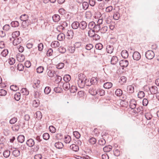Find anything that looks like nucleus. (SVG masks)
<instances>
[{
  "mask_svg": "<svg viewBox=\"0 0 159 159\" xmlns=\"http://www.w3.org/2000/svg\"><path fill=\"white\" fill-rule=\"evenodd\" d=\"M112 149V147L111 145L106 146L103 148V151L105 152H108L110 151Z\"/></svg>",
  "mask_w": 159,
  "mask_h": 159,
  "instance_id": "nucleus-34",
  "label": "nucleus"
},
{
  "mask_svg": "<svg viewBox=\"0 0 159 159\" xmlns=\"http://www.w3.org/2000/svg\"><path fill=\"white\" fill-rule=\"evenodd\" d=\"M65 38V35L63 33L59 34L57 37V39L60 41H62Z\"/></svg>",
  "mask_w": 159,
  "mask_h": 159,
  "instance_id": "nucleus-42",
  "label": "nucleus"
},
{
  "mask_svg": "<svg viewBox=\"0 0 159 159\" xmlns=\"http://www.w3.org/2000/svg\"><path fill=\"white\" fill-rule=\"evenodd\" d=\"M106 143L105 140L103 138L101 139L98 141L99 144L102 146L104 145Z\"/></svg>",
  "mask_w": 159,
  "mask_h": 159,
  "instance_id": "nucleus-57",
  "label": "nucleus"
},
{
  "mask_svg": "<svg viewBox=\"0 0 159 159\" xmlns=\"http://www.w3.org/2000/svg\"><path fill=\"white\" fill-rule=\"evenodd\" d=\"M95 22L94 21H91L88 24V28L89 30L88 32V34H89L92 32L93 29V25Z\"/></svg>",
  "mask_w": 159,
  "mask_h": 159,
  "instance_id": "nucleus-10",
  "label": "nucleus"
},
{
  "mask_svg": "<svg viewBox=\"0 0 159 159\" xmlns=\"http://www.w3.org/2000/svg\"><path fill=\"white\" fill-rule=\"evenodd\" d=\"M112 86V84L110 82H107L103 84V87L106 89H109Z\"/></svg>",
  "mask_w": 159,
  "mask_h": 159,
  "instance_id": "nucleus-27",
  "label": "nucleus"
},
{
  "mask_svg": "<svg viewBox=\"0 0 159 159\" xmlns=\"http://www.w3.org/2000/svg\"><path fill=\"white\" fill-rule=\"evenodd\" d=\"M89 142L91 144H94L96 142V139L94 138H91L89 139Z\"/></svg>",
  "mask_w": 159,
  "mask_h": 159,
  "instance_id": "nucleus-61",
  "label": "nucleus"
},
{
  "mask_svg": "<svg viewBox=\"0 0 159 159\" xmlns=\"http://www.w3.org/2000/svg\"><path fill=\"white\" fill-rule=\"evenodd\" d=\"M10 154V151L8 150H6L4 152L3 155L4 157L7 158L9 156Z\"/></svg>",
  "mask_w": 159,
  "mask_h": 159,
  "instance_id": "nucleus-55",
  "label": "nucleus"
},
{
  "mask_svg": "<svg viewBox=\"0 0 159 159\" xmlns=\"http://www.w3.org/2000/svg\"><path fill=\"white\" fill-rule=\"evenodd\" d=\"M84 75L82 74H80L78 75L77 84L79 87L80 88H83L84 87Z\"/></svg>",
  "mask_w": 159,
  "mask_h": 159,
  "instance_id": "nucleus-1",
  "label": "nucleus"
},
{
  "mask_svg": "<svg viewBox=\"0 0 159 159\" xmlns=\"http://www.w3.org/2000/svg\"><path fill=\"white\" fill-rule=\"evenodd\" d=\"M122 57L124 58H127L129 56L128 51L126 50H123L121 52Z\"/></svg>",
  "mask_w": 159,
  "mask_h": 159,
  "instance_id": "nucleus-26",
  "label": "nucleus"
},
{
  "mask_svg": "<svg viewBox=\"0 0 159 159\" xmlns=\"http://www.w3.org/2000/svg\"><path fill=\"white\" fill-rule=\"evenodd\" d=\"M20 125H13L11 127V128L13 131H18L20 129Z\"/></svg>",
  "mask_w": 159,
  "mask_h": 159,
  "instance_id": "nucleus-43",
  "label": "nucleus"
},
{
  "mask_svg": "<svg viewBox=\"0 0 159 159\" xmlns=\"http://www.w3.org/2000/svg\"><path fill=\"white\" fill-rule=\"evenodd\" d=\"M69 90L71 93H74L77 91V88L76 86L72 85L70 87Z\"/></svg>",
  "mask_w": 159,
  "mask_h": 159,
  "instance_id": "nucleus-30",
  "label": "nucleus"
},
{
  "mask_svg": "<svg viewBox=\"0 0 159 159\" xmlns=\"http://www.w3.org/2000/svg\"><path fill=\"white\" fill-rule=\"evenodd\" d=\"M88 35L89 37H92L93 39L95 40H98L100 39V36L97 34H92L91 33L89 34H88Z\"/></svg>",
  "mask_w": 159,
  "mask_h": 159,
  "instance_id": "nucleus-12",
  "label": "nucleus"
},
{
  "mask_svg": "<svg viewBox=\"0 0 159 159\" xmlns=\"http://www.w3.org/2000/svg\"><path fill=\"white\" fill-rule=\"evenodd\" d=\"M80 23L78 21H74L71 24V27L74 29H77L79 27Z\"/></svg>",
  "mask_w": 159,
  "mask_h": 159,
  "instance_id": "nucleus-21",
  "label": "nucleus"
},
{
  "mask_svg": "<svg viewBox=\"0 0 159 159\" xmlns=\"http://www.w3.org/2000/svg\"><path fill=\"white\" fill-rule=\"evenodd\" d=\"M89 93L92 95H95L97 94V91L95 88L91 87L89 90Z\"/></svg>",
  "mask_w": 159,
  "mask_h": 159,
  "instance_id": "nucleus-16",
  "label": "nucleus"
},
{
  "mask_svg": "<svg viewBox=\"0 0 159 159\" xmlns=\"http://www.w3.org/2000/svg\"><path fill=\"white\" fill-rule=\"evenodd\" d=\"M56 75V72L54 70H49L48 72V75L50 77H52Z\"/></svg>",
  "mask_w": 159,
  "mask_h": 159,
  "instance_id": "nucleus-33",
  "label": "nucleus"
},
{
  "mask_svg": "<svg viewBox=\"0 0 159 159\" xmlns=\"http://www.w3.org/2000/svg\"><path fill=\"white\" fill-rule=\"evenodd\" d=\"M17 69L19 71H22L24 69V66L23 64L21 63L19 64L17 67Z\"/></svg>",
  "mask_w": 159,
  "mask_h": 159,
  "instance_id": "nucleus-63",
  "label": "nucleus"
},
{
  "mask_svg": "<svg viewBox=\"0 0 159 159\" xmlns=\"http://www.w3.org/2000/svg\"><path fill=\"white\" fill-rule=\"evenodd\" d=\"M115 94L117 96H120L122 94V91L120 89H117L115 91Z\"/></svg>",
  "mask_w": 159,
  "mask_h": 159,
  "instance_id": "nucleus-48",
  "label": "nucleus"
},
{
  "mask_svg": "<svg viewBox=\"0 0 159 159\" xmlns=\"http://www.w3.org/2000/svg\"><path fill=\"white\" fill-rule=\"evenodd\" d=\"M51 89L49 87H46L44 89V92L45 94H48L51 92Z\"/></svg>",
  "mask_w": 159,
  "mask_h": 159,
  "instance_id": "nucleus-60",
  "label": "nucleus"
},
{
  "mask_svg": "<svg viewBox=\"0 0 159 159\" xmlns=\"http://www.w3.org/2000/svg\"><path fill=\"white\" fill-rule=\"evenodd\" d=\"M30 23L29 20L23 21L22 23V26L23 28H25L27 27Z\"/></svg>",
  "mask_w": 159,
  "mask_h": 159,
  "instance_id": "nucleus-40",
  "label": "nucleus"
},
{
  "mask_svg": "<svg viewBox=\"0 0 159 159\" xmlns=\"http://www.w3.org/2000/svg\"><path fill=\"white\" fill-rule=\"evenodd\" d=\"M55 146L57 148L61 149L63 147V145L62 143L58 142L55 143Z\"/></svg>",
  "mask_w": 159,
  "mask_h": 159,
  "instance_id": "nucleus-32",
  "label": "nucleus"
},
{
  "mask_svg": "<svg viewBox=\"0 0 159 159\" xmlns=\"http://www.w3.org/2000/svg\"><path fill=\"white\" fill-rule=\"evenodd\" d=\"M90 83L94 85H96L98 83V80L97 77H93L90 80Z\"/></svg>",
  "mask_w": 159,
  "mask_h": 159,
  "instance_id": "nucleus-25",
  "label": "nucleus"
},
{
  "mask_svg": "<svg viewBox=\"0 0 159 159\" xmlns=\"http://www.w3.org/2000/svg\"><path fill=\"white\" fill-rule=\"evenodd\" d=\"M60 43L57 41H53L51 44V46L53 48H56L59 46Z\"/></svg>",
  "mask_w": 159,
  "mask_h": 159,
  "instance_id": "nucleus-29",
  "label": "nucleus"
},
{
  "mask_svg": "<svg viewBox=\"0 0 159 159\" xmlns=\"http://www.w3.org/2000/svg\"><path fill=\"white\" fill-rule=\"evenodd\" d=\"M11 26L13 27H17L19 26V23L17 21H13L11 23Z\"/></svg>",
  "mask_w": 159,
  "mask_h": 159,
  "instance_id": "nucleus-46",
  "label": "nucleus"
},
{
  "mask_svg": "<svg viewBox=\"0 0 159 159\" xmlns=\"http://www.w3.org/2000/svg\"><path fill=\"white\" fill-rule=\"evenodd\" d=\"M136 101L134 99H131L129 102V106L131 108L134 109L136 108Z\"/></svg>",
  "mask_w": 159,
  "mask_h": 159,
  "instance_id": "nucleus-13",
  "label": "nucleus"
},
{
  "mask_svg": "<svg viewBox=\"0 0 159 159\" xmlns=\"http://www.w3.org/2000/svg\"><path fill=\"white\" fill-rule=\"evenodd\" d=\"M13 41V44L16 46L20 44L21 42V39L19 38H16L12 40Z\"/></svg>",
  "mask_w": 159,
  "mask_h": 159,
  "instance_id": "nucleus-23",
  "label": "nucleus"
},
{
  "mask_svg": "<svg viewBox=\"0 0 159 159\" xmlns=\"http://www.w3.org/2000/svg\"><path fill=\"white\" fill-rule=\"evenodd\" d=\"M17 140L18 142L22 143L24 141V136L22 135H19L17 137Z\"/></svg>",
  "mask_w": 159,
  "mask_h": 159,
  "instance_id": "nucleus-38",
  "label": "nucleus"
},
{
  "mask_svg": "<svg viewBox=\"0 0 159 159\" xmlns=\"http://www.w3.org/2000/svg\"><path fill=\"white\" fill-rule=\"evenodd\" d=\"M145 93L144 92L142 91H139L138 94V97L140 98H142L144 97Z\"/></svg>",
  "mask_w": 159,
  "mask_h": 159,
  "instance_id": "nucleus-58",
  "label": "nucleus"
},
{
  "mask_svg": "<svg viewBox=\"0 0 159 159\" xmlns=\"http://www.w3.org/2000/svg\"><path fill=\"white\" fill-rule=\"evenodd\" d=\"M120 65L122 67H126L129 65V62L126 60H123L120 61Z\"/></svg>",
  "mask_w": 159,
  "mask_h": 159,
  "instance_id": "nucleus-8",
  "label": "nucleus"
},
{
  "mask_svg": "<svg viewBox=\"0 0 159 159\" xmlns=\"http://www.w3.org/2000/svg\"><path fill=\"white\" fill-rule=\"evenodd\" d=\"M120 104L122 107H126L128 105V102L125 100H121L120 102Z\"/></svg>",
  "mask_w": 159,
  "mask_h": 159,
  "instance_id": "nucleus-37",
  "label": "nucleus"
},
{
  "mask_svg": "<svg viewBox=\"0 0 159 159\" xmlns=\"http://www.w3.org/2000/svg\"><path fill=\"white\" fill-rule=\"evenodd\" d=\"M35 115L36 116H35V117L38 120H40L42 118V115L40 111H37L35 113Z\"/></svg>",
  "mask_w": 159,
  "mask_h": 159,
  "instance_id": "nucleus-36",
  "label": "nucleus"
},
{
  "mask_svg": "<svg viewBox=\"0 0 159 159\" xmlns=\"http://www.w3.org/2000/svg\"><path fill=\"white\" fill-rule=\"evenodd\" d=\"M29 16L28 15L26 14H24L22 15L20 17V19L22 21H25L28 20V18Z\"/></svg>",
  "mask_w": 159,
  "mask_h": 159,
  "instance_id": "nucleus-35",
  "label": "nucleus"
},
{
  "mask_svg": "<svg viewBox=\"0 0 159 159\" xmlns=\"http://www.w3.org/2000/svg\"><path fill=\"white\" fill-rule=\"evenodd\" d=\"M20 35V32L19 31H16L13 32L11 35L12 38H10L9 40L10 41H12L13 39H15L16 38H17Z\"/></svg>",
  "mask_w": 159,
  "mask_h": 159,
  "instance_id": "nucleus-9",
  "label": "nucleus"
},
{
  "mask_svg": "<svg viewBox=\"0 0 159 159\" xmlns=\"http://www.w3.org/2000/svg\"><path fill=\"white\" fill-rule=\"evenodd\" d=\"M39 100H35L33 101V107H37L39 106Z\"/></svg>",
  "mask_w": 159,
  "mask_h": 159,
  "instance_id": "nucleus-56",
  "label": "nucleus"
},
{
  "mask_svg": "<svg viewBox=\"0 0 159 159\" xmlns=\"http://www.w3.org/2000/svg\"><path fill=\"white\" fill-rule=\"evenodd\" d=\"M106 50L108 53H111L113 52L114 50L113 46L111 45H108L107 47Z\"/></svg>",
  "mask_w": 159,
  "mask_h": 159,
  "instance_id": "nucleus-20",
  "label": "nucleus"
},
{
  "mask_svg": "<svg viewBox=\"0 0 159 159\" xmlns=\"http://www.w3.org/2000/svg\"><path fill=\"white\" fill-rule=\"evenodd\" d=\"M84 86L86 85L87 86H89L91 85L90 82H89V80L88 79H87L85 76L84 75Z\"/></svg>",
  "mask_w": 159,
  "mask_h": 159,
  "instance_id": "nucleus-47",
  "label": "nucleus"
},
{
  "mask_svg": "<svg viewBox=\"0 0 159 159\" xmlns=\"http://www.w3.org/2000/svg\"><path fill=\"white\" fill-rule=\"evenodd\" d=\"M89 3L87 2H84L82 3V8L84 10H87L89 7Z\"/></svg>",
  "mask_w": 159,
  "mask_h": 159,
  "instance_id": "nucleus-44",
  "label": "nucleus"
},
{
  "mask_svg": "<svg viewBox=\"0 0 159 159\" xmlns=\"http://www.w3.org/2000/svg\"><path fill=\"white\" fill-rule=\"evenodd\" d=\"M70 149L75 152H77L79 150V147L78 145L75 144L71 145L70 147Z\"/></svg>",
  "mask_w": 159,
  "mask_h": 159,
  "instance_id": "nucleus-17",
  "label": "nucleus"
},
{
  "mask_svg": "<svg viewBox=\"0 0 159 159\" xmlns=\"http://www.w3.org/2000/svg\"><path fill=\"white\" fill-rule=\"evenodd\" d=\"M120 17V14L119 13L116 12L114 14L113 18L116 20H118Z\"/></svg>",
  "mask_w": 159,
  "mask_h": 159,
  "instance_id": "nucleus-59",
  "label": "nucleus"
},
{
  "mask_svg": "<svg viewBox=\"0 0 159 159\" xmlns=\"http://www.w3.org/2000/svg\"><path fill=\"white\" fill-rule=\"evenodd\" d=\"M20 98V93H16L14 95V98L16 101H19Z\"/></svg>",
  "mask_w": 159,
  "mask_h": 159,
  "instance_id": "nucleus-54",
  "label": "nucleus"
},
{
  "mask_svg": "<svg viewBox=\"0 0 159 159\" xmlns=\"http://www.w3.org/2000/svg\"><path fill=\"white\" fill-rule=\"evenodd\" d=\"M15 150L12 152V154L15 157H17L20 155V151L19 150L16 149V148H14Z\"/></svg>",
  "mask_w": 159,
  "mask_h": 159,
  "instance_id": "nucleus-28",
  "label": "nucleus"
},
{
  "mask_svg": "<svg viewBox=\"0 0 159 159\" xmlns=\"http://www.w3.org/2000/svg\"><path fill=\"white\" fill-rule=\"evenodd\" d=\"M98 94L100 96H103L105 94V91L103 89H99L97 90Z\"/></svg>",
  "mask_w": 159,
  "mask_h": 159,
  "instance_id": "nucleus-39",
  "label": "nucleus"
},
{
  "mask_svg": "<svg viewBox=\"0 0 159 159\" xmlns=\"http://www.w3.org/2000/svg\"><path fill=\"white\" fill-rule=\"evenodd\" d=\"M108 27L106 25H104L101 28H100L99 31L102 34L105 33L108 30Z\"/></svg>",
  "mask_w": 159,
  "mask_h": 159,
  "instance_id": "nucleus-19",
  "label": "nucleus"
},
{
  "mask_svg": "<svg viewBox=\"0 0 159 159\" xmlns=\"http://www.w3.org/2000/svg\"><path fill=\"white\" fill-rule=\"evenodd\" d=\"M134 87L131 85H129L127 87V91L129 93H133L134 92Z\"/></svg>",
  "mask_w": 159,
  "mask_h": 159,
  "instance_id": "nucleus-31",
  "label": "nucleus"
},
{
  "mask_svg": "<svg viewBox=\"0 0 159 159\" xmlns=\"http://www.w3.org/2000/svg\"><path fill=\"white\" fill-rule=\"evenodd\" d=\"M52 18L54 22H57L60 20V17L58 14H55L52 16Z\"/></svg>",
  "mask_w": 159,
  "mask_h": 159,
  "instance_id": "nucleus-18",
  "label": "nucleus"
},
{
  "mask_svg": "<svg viewBox=\"0 0 159 159\" xmlns=\"http://www.w3.org/2000/svg\"><path fill=\"white\" fill-rule=\"evenodd\" d=\"M71 141V138L70 136L68 135L66 136L64 139V142L66 143H69Z\"/></svg>",
  "mask_w": 159,
  "mask_h": 159,
  "instance_id": "nucleus-41",
  "label": "nucleus"
},
{
  "mask_svg": "<svg viewBox=\"0 0 159 159\" xmlns=\"http://www.w3.org/2000/svg\"><path fill=\"white\" fill-rule=\"evenodd\" d=\"M21 92L23 93V95H27L29 94L28 90L25 88H22Z\"/></svg>",
  "mask_w": 159,
  "mask_h": 159,
  "instance_id": "nucleus-49",
  "label": "nucleus"
},
{
  "mask_svg": "<svg viewBox=\"0 0 159 159\" xmlns=\"http://www.w3.org/2000/svg\"><path fill=\"white\" fill-rule=\"evenodd\" d=\"M133 57L134 60L139 61L140 59L141 56L139 52L135 51L133 54Z\"/></svg>",
  "mask_w": 159,
  "mask_h": 159,
  "instance_id": "nucleus-6",
  "label": "nucleus"
},
{
  "mask_svg": "<svg viewBox=\"0 0 159 159\" xmlns=\"http://www.w3.org/2000/svg\"><path fill=\"white\" fill-rule=\"evenodd\" d=\"M70 87V84L69 82H65L63 84V88L65 90H67L69 89Z\"/></svg>",
  "mask_w": 159,
  "mask_h": 159,
  "instance_id": "nucleus-22",
  "label": "nucleus"
},
{
  "mask_svg": "<svg viewBox=\"0 0 159 159\" xmlns=\"http://www.w3.org/2000/svg\"><path fill=\"white\" fill-rule=\"evenodd\" d=\"M133 112L136 115H142L143 113L142 107H138L137 108H134Z\"/></svg>",
  "mask_w": 159,
  "mask_h": 159,
  "instance_id": "nucleus-3",
  "label": "nucleus"
},
{
  "mask_svg": "<svg viewBox=\"0 0 159 159\" xmlns=\"http://www.w3.org/2000/svg\"><path fill=\"white\" fill-rule=\"evenodd\" d=\"M41 93L40 91H34V96L35 98H39V97L41 96Z\"/></svg>",
  "mask_w": 159,
  "mask_h": 159,
  "instance_id": "nucleus-52",
  "label": "nucleus"
},
{
  "mask_svg": "<svg viewBox=\"0 0 159 159\" xmlns=\"http://www.w3.org/2000/svg\"><path fill=\"white\" fill-rule=\"evenodd\" d=\"M84 30L80 29L76 31V34L79 36H82L85 34Z\"/></svg>",
  "mask_w": 159,
  "mask_h": 159,
  "instance_id": "nucleus-15",
  "label": "nucleus"
},
{
  "mask_svg": "<svg viewBox=\"0 0 159 159\" xmlns=\"http://www.w3.org/2000/svg\"><path fill=\"white\" fill-rule=\"evenodd\" d=\"M146 58L149 60L152 59L154 57V52L152 50L148 51L145 54Z\"/></svg>",
  "mask_w": 159,
  "mask_h": 159,
  "instance_id": "nucleus-2",
  "label": "nucleus"
},
{
  "mask_svg": "<svg viewBox=\"0 0 159 159\" xmlns=\"http://www.w3.org/2000/svg\"><path fill=\"white\" fill-rule=\"evenodd\" d=\"M151 94H155L158 92V88L155 86H152L148 88Z\"/></svg>",
  "mask_w": 159,
  "mask_h": 159,
  "instance_id": "nucleus-5",
  "label": "nucleus"
},
{
  "mask_svg": "<svg viewBox=\"0 0 159 159\" xmlns=\"http://www.w3.org/2000/svg\"><path fill=\"white\" fill-rule=\"evenodd\" d=\"M93 29L92 32L95 33L99 32L100 30V26L95 23H94V24H93Z\"/></svg>",
  "mask_w": 159,
  "mask_h": 159,
  "instance_id": "nucleus-11",
  "label": "nucleus"
},
{
  "mask_svg": "<svg viewBox=\"0 0 159 159\" xmlns=\"http://www.w3.org/2000/svg\"><path fill=\"white\" fill-rule=\"evenodd\" d=\"M126 78L125 76H122L120 78L119 82L121 84H123L124 83L126 82Z\"/></svg>",
  "mask_w": 159,
  "mask_h": 159,
  "instance_id": "nucleus-51",
  "label": "nucleus"
},
{
  "mask_svg": "<svg viewBox=\"0 0 159 159\" xmlns=\"http://www.w3.org/2000/svg\"><path fill=\"white\" fill-rule=\"evenodd\" d=\"M16 59L19 62H22L25 60V56L21 53H18L16 55Z\"/></svg>",
  "mask_w": 159,
  "mask_h": 159,
  "instance_id": "nucleus-7",
  "label": "nucleus"
},
{
  "mask_svg": "<svg viewBox=\"0 0 159 159\" xmlns=\"http://www.w3.org/2000/svg\"><path fill=\"white\" fill-rule=\"evenodd\" d=\"M10 29V26L8 24H6L4 25L2 28L3 30L6 31H8Z\"/></svg>",
  "mask_w": 159,
  "mask_h": 159,
  "instance_id": "nucleus-64",
  "label": "nucleus"
},
{
  "mask_svg": "<svg viewBox=\"0 0 159 159\" xmlns=\"http://www.w3.org/2000/svg\"><path fill=\"white\" fill-rule=\"evenodd\" d=\"M92 16V14L90 11H88L86 12L85 13V16L87 19H89Z\"/></svg>",
  "mask_w": 159,
  "mask_h": 159,
  "instance_id": "nucleus-50",
  "label": "nucleus"
},
{
  "mask_svg": "<svg viewBox=\"0 0 159 159\" xmlns=\"http://www.w3.org/2000/svg\"><path fill=\"white\" fill-rule=\"evenodd\" d=\"M145 116L147 120H150L152 117V115L149 112H147L145 114Z\"/></svg>",
  "mask_w": 159,
  "mask_h": 159,
  "instance_id": "nucleus-53",
  "label": "nucleus"
},
{
  "mask_svg": "<svg viewBox=\"0 0 159 159\" xmlns=\"http://www.w3.org/2000/svg\"><path fill=\"white\" fill-rule=\"evenodd\" d=\"M71 79V77L69 75H65L63 77V80L66 82H68Z\"/></svg>",
  "mask_w": 159,
  "mask_h": 159,
  "instance_id": "nucleus-45",
  "label": "nucleus"
},
{
  "mask_svg": "<svg viewBox=\"0 0 159 159\" xmlns=\"http://www.w3.org/2000/svg\"><path fill=\"white\" fill-rule=\"evenodd\" d=\"M118 58L116 56H113L111 59V63L113 65L116 64L118 61Z\"/></svg>",
  "mask_w": 159,
  "mask_h": 159,
  "instance_id": "nucleus-24",
  "label": "nucleus"
},
{
  "mask_svg": "<svg viewBox=\"0 0 159 159\" xmlns=\"http://www.w3.org/2000/svg\"><path fill=\"white\" fill-rule=\"evenodd\" d=\"M88 26V24L86 21H82L80 23L79 28L85 30Z\"/></svg>",
  "mask_w": 159,
  "mask_h": 159,
  "instance_id": "nucleus-4",
  "label": "nucleus"
},
{
  "mask_svg": "<svg viewBox=\"0 0 159 159\" xmlns=\"http://www.w3.org/2000/svg\"><path fill=\"white\" fill-rule=\"evenodd\" d=\"M8 53V50L7 49H5L3 50L1 53V55L3 57H6Z\"/></svg>",
  "mask_w": 159,
  "mask_h": 159,
  "instance_id": "nucleus-62",
  "label": "nucleus"
},
{
  "mask_svg": "<svg viewBox=\"0 0 159 159\" xmlns=\"http://www.w3.org/2000/svg\"><path fill=\"white\" fill-rule=\"evenodd\" d=\"M34 141L32 139H30L28 140L26 142V144L29 147H32L34 145Z\"/></svg>",
  "mask_w": 159,
  "mask_h": 159,
  "instance_id": "nucleus-14",
  "label": "nucleus"
}]
</instances>
